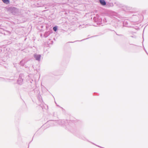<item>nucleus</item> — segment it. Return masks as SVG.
<instances>
[{
  "label": "nucleus",
  "mask_w": 148,
  "mask_h": 148,
  "mask_svg": "<svg viewBox=\"0 0 148 148\" xmlns=\"http://www.w3.org/2000/svg\"><path fill=\"white\" fill-rule=\"evenodd\" d=\"M3 2L6 4H8L9 3L10 1L9 0H2Z\"/></svg>",
  "instance_id": "nucleus-2"
},
{
  "label": "nucleus",
  "mask_w": 148,
  "mask_h": 148,
  "mask_svg": "<svg viewBox=\"0 0 148 148\" xmlns=\"http://www.w3.org/2000/svg\"><path fill=\"white\" fill-rule=\"evenodd\" d=\"M53 29L54 31L56 32L57 29V28L56 27H53Z\"/></svg>",
  "instance_id": "nucleus-4"
},
{
  "label": "nucleus",
  "mask_w": 148,
  "mask_h": 148,
  "mask_svg": "<svg viewBox=\"0 0 148 148\" xmlns=\"http://www.w3.org/2000/svg\"><path fill=\"white\" fill-rule=\"evenodd\" d=\"M99 1L102 5H105L106 4V2L104 0H100Z\"/></svg>",
  "instance_id": "nucleus-1"
},
{
  "label": "nucleus",
  "mask_w": 148,
  "mask_h": 148,
  "mask_svg": "<svg viewBox=\"0 0 148 148\" xmlns=\"http://www.w3.org/2000/svg\"><path fill=\"white\" fill-rule=\"evenodd\" d=\"M40 55H37L35 56V57L36 58V60H40Z\"/></svg>",
  "instance_id": "nucleus-3"
}]
</instances>
